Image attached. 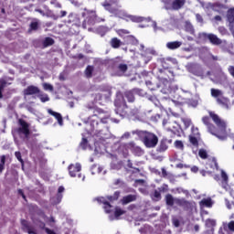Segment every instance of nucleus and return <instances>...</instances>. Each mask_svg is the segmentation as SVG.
<instances>
[{"label":"nucleus","instance_id":"8","mask_svg":"<svg viewBox=\"0 0 234 234\" xmlns=\"http://www.w3.org/2000/svg\"><path fill=\"white\" fill-rule=\"evenodd\" d=\"M84 10L85 12L82 13V17H85V19L82 27L87 28V25H94V23H96V11Z\"/></svg>","mask_w":234,"mask_h":234},{"label":"nucleus","instance_id":"45","mask_svg":"<svg viewBox=\"0 0 234 234\" xmlns=\"http://www.w3.org/2000/svg\"><path fill=\"white\" fill-rule=\"evenodd\" d=\"M51 45H54V40L52 39V37H46L43 41V46L50 47Z\"/></svg>","mask_w":234,"mask_h":234},{"label":"nucleus","instance_id":"56","mask_svg":"<svg viewBox=\"0 0 234 234\" xmlns=\"http://www.w3.org/2000/svg\"><path fill=\"white\" fill-rule=\"evenodd\" d=\"M191 207H192L191 202L186 200L185 203H183L181 207H183L184 209H186L187 211L188 209H191Z\"/></svg>","mask_w":234,"mask_h":234},{"label":"nucleus","instance_id":"30","mask_svg":"<svg viewBox=\"0 0 234 234\" xmlns=\"http://www.w3.org/2000/svg\"><path fill=\"white\" fill-rule=\"evenodd\" d=\"M96 30H97V34H99V36H101L102 37L103 36H105V34H107V32H111V28L105 26H101Z\"/></svg>","mask_w":234,"mask_h":234},{"label":"nucleus","instance_id":"29","mask_svg":"<svg viewBox=\"0 0 234 234\" xmlns=\"http://www.w3.org/2000/svg\"><path fill=\"white\" fill-rule=\"evenodd\" d=\"M122 40H120L118 37H113L111 39L110 45L112 48H120L122 47Z\"/></svg>","mask_w":234,"mask_h":234},{"label":"nucleus","instance_id":"5","mask_svg":"<svg viewBox=\"0 0 234 234\" xmlns=\"http://www.w3.org/2000/svg\"><path fill=\"white\" fill-rule=\"evenodd\" d=\"M12 134L15 138V142H17V136H19V138L27 144V147H30L31 149L34 148L36 139H33V141L30 140V124L25 120H18V128L14 129Z\"/></svg>","mask_w":234,"mask_h":234},{"label":"nucleus","instance_id":"12","mask_svg":"<svg viewBox=\"0 0 234 234\" xmlns=\"http://www.w3.org/2000/svg\"><path fill=\"white\" fill-rule=\"evenodd\" d=\"M131 142L130 143H124L121 144L120 146L117 149V152L119 154H122L124 156H127L129 154V151H131Z\"/></svg>","mask_w":234,"mask_h":234},{"label":"nucleus","instance_id":"33","mask_svg":"<svg viewBox=\"0 0 234 234\" xmlns=\"http://www.w3.org/2000/svg\"><path fill=\"white\" fill-rule=\"evenodd\" d=\"M197 39L203 42L209 40V33H206V32L198 33Z\"/></svg>","mask_w":234,"mask_h":234},{"label":"nucleus","instance_id":"37","mask_svg":"<svg viewBox=\"0 0 234 234\" xmlns=\"http://www.w3.org/2000/svg\"><path fill=\"white\" fill-rule=\"evenodd\" d=\"M7 84L8 82L6 81V80L5 79L0 80V100L1 98H3V90H5Z\"/></svg>","mask_w":234,"mask_h":234},{"label":"nucleus","instance_id":"61","mask_svg":"<svg viewBox=\"0 0 234 234\" xmlns=\"http://www.w3.org/2000/svg\"><path fill=\"white\" fill-rule=\"evenodd\" d=\"M123 181H122V179H116L114 181V186H117L118 187H123Z\"/></svg>","mask_w":234,"mask_h":234},{"label":"nucleus","instance_id":"54","mask_svg":"<svg viewBox=\"0 0 234 234\" xmlns=\"http://www.w3.org/2000/svg\"><path fill=\"white\" fill-rule=\"evenodd\" d=\"M198 154L200 158H203V160H206V158H207V152L204 149L199 150Z\"/></svg>","mask_w":234,"mask_h":234},{"label":"nucleus","instance_id":"40","mask_svg":"<svg viewBox=\"0 0 234 234\" xmlns=\"http://www.w3.org/2000/svg\"><path fill=\"white\" fill-rule=\"evenodd\" d=\"M6 163V156H0V174L5 171V164Z\"/></svg>","mask_w":234,"mask_h":234},{"label":"nucleus","instance_id":"36","mask_svg":"<svg viewBox=\"0 0 234 234\" xmlns=\"http://www.w3.org/2000/svg\"><path fill=\"white\" fill-rule=\"evenodd\" d=\"M122 215H125V210L116 207H115V212H114V217L118 220Z\"/></svg>","mask_w":234,"mask_h":234},{"label":"nucleus","instance_id":"23","mask_svg":"<svg viewBox=\"0 0 234 234\" xmlns=\"http://www.w3.org/2000/svg\"><path fill=\"white\" fill-rule=\"evenodd\" d=\"M199 205L201 207H213V199H211V197L203 198L199 202Z\"/></svg>","mask_w":234,"mask_h":234},{"label":"nucleus","instance_id":"3","mask_svg":"<svg viewBox=\"0 0 234 234\" xmlns=\"http://www.w3.org/2000/svg\"><path fill=\"white\" fill-rule=\"evenodd\" d=\"M102 6H104L105 10H108L111 14H114L116 17H120L121 19H131L133 23H142L144 21L142 16H130L125 11L120 9L122 5L116 0H105Z\"/></svg>","mask_w":234,"mask_h":234},{"label":"nucleus","instance_id":"25","mask_svg":"<svg viewBox=\"0 0 234 234\" xmlns=\"http://www.w3.org/2000/svg\"><path fill=\"white\" fill-rule=\"evenodd\" d=\"M186 5V0H175L172 4V8L174 10H180L182 6Z\"/></svg>","mask_w":234,"mask_h":234},{"label":"nucleus","instance_id":"48","mask_svg":"<svg viewBox=\"0 0 234 234\" xmlns=\"http://www.w3.org/2000/svg\"><path fill=\"white\" fill-rule=\"evenodd\" d=\"M80 146L83 150H85V149H87V147H89V142L87 141V139L85 137H82Z\"/></svg>","mask_w":234,"mask_h":234},{"label":"nucleus","instance_id":"28","mask_svg":"<svg viewBox=\"0 0 234 234\" xmlns=\"http://www.w3.org/2000/svg\"><path fill=\"white\" fill-rule=\"evenodd\" d=\"M214 10H216V12H218L219 14H224L226 10H228V5L218 3L215 5Z\"/></svg>","mask_w":234,"mask_h":234},{"label":"nucleus","instance_id":"10","mask_svg":"<svg viewBox=\"0 0 234 234\" xmlns=\"http://www.w3.org/2000/svg\"><path fill=\"white\" fill-rule=\"evenodd\" d=\"M186 69L195 76H202V74H204V71L202 70V66H200V64L189 63L187 64Z\"/></svg>","mask_w":234,"mask_h":234},{"label":"nucleus","instance_id":"17","mask_svg":"<svg viewBox=\"0 0 234 234\" xmlns=\"http://www.w3.org/2000/svg\"><path fill=\"white\" fill-rule=\"evenodd\" d=\"M25 96H32L34 94H39V88L36 86H28L25 90H24Z\"/></svg>","mask_w":234,"mask_h":234},{"label":"nucleus","instance_id":"42","mask_svg":"<svg viewBox=\"0 0 234 234\" xmlns=\"http://www.w3.org/2000/svg\"><path fill=\"white\" fill-rule=\"evenodd\" d=\"M116 33L121 37H125V36H129L131 34V32L127 29H118V30H116Z\"/></svg>","mask_w":234,"mask_h":234},{"label":"nucleus","instance_id":"27","mask_svg":"<svg viewBox=\"0 0 234 234\" xmlns=\"http://www.w3.org/2000/svg\"><path fill=\"white\" fill-rule=\"evenodd\" d=\"M155 54H156V51L154 49H151V48L146 49V53H145L146 58L144 57L145 63H149V61L153 59L152 56H155Z\"/></svg>","mask_w":234,"mask_h":234},{"label":"nucleus","instance_id":"57","mask_svg":"<svg viewBox=\"0 0 234 234\" xmlns=\"http://www.w3.org/2000/svg\"><path fill=\"white\" fill-rule=\"evenodd\" d=\"M167 191H169V186L167 185H163L158 188L159 193H167Z\"/></svg>","mask_w":234,"mask_h":234},{"label":"nucleus","instance_id":"60","mask_svg":"<svg viewBox=\"0 0 234 234\" xmlns=\"http://www.w3.org/2000/svg\"><path fill=\"white\" fill-rule=\"evenodd\" d=\"M186 199L185 198H176L175 202L176 204H177V206H180L182 207V206H184Z\"/></svg>","mask_w":234,"mask_h":234},{"label":"nucleus","instance_id":"22","mask_svg":"<svg viewBox=\"0 0 234 234\" xmlns=\"http://www.w3.org/2000/svg\"><path fill=\"white\" fill-rule=\"evenodd\" d=\"M136 200V195H128L123 197L121 200L122 206H126V204H130V202H134Z\"/></svg>","mask_w":234,"mask_h":234},{"label":"nucleus","instance_id":"20","mask_svg":"<svg viewBox=\"0 0 234 234\" xmlns=\"http://www.w3.org/2000/svg\"><path fill=\"white\" fill-rule=\"evenodd\" d=\"M48 112L51 116H54V118H56V120L58 121V125H60V127H62V125H63V116H61V113L56 112H54L50 109L48 110Z\"/></svg>","mask_w":234,"mask_h":234},{"label":"nucleus","instance_id":"14","mask_svg":"<svg viewBox=\"0 0 234 234\" xmlns=\"http://www.w3.org/2000/svg\"><path fill=\"white\" fill-rule=\"evenodd\" d=\"M129 145L131 146L130 151H132L133 154L135 156H142V154H144V150L136 145V143L132 141Z\"/></svg>","mask_w":234,"mask_h":234},{"label":"nucleus","instance_id":"35","mask_svg":"<svg viewBox=\"0 0 234 234\" xmlns=\"http://www.w3.org/2000/svg\"><path fill=\"white\" fill-rule=\"evenodd\" d=\"M227 19L229 23H234V8L228 10Z\"/></svg>","mask_w":234,"mask_h":234},{"label":"nucleus","instance_id":"50","mask_svg":"<svg viewBox=\"0 0 234 234\" xmlns=\"http://www.w3.org/2000/svg\"><path fill=\"white\" fill-rule=\"evenodd\" d=\"M127 41L131 43L132 45H138V39H136L133 36H127Z\"/></svg>","mask_w":234,"mask_h":234},{"label":"nucleus","instance_id":"6","mask_svg":"<svg viewBox=\"0 0 234 234\" xmlns=\"http://www.w3.org/2000/svg\"><path fill=\"white\" fill-rule=\"evenodd\" d=\"M132 134H135L147 149H154V147L158 145V136L154 133L133 130L132 131Z\"/></svg>","mask_w":234,"mask_h":234},{"label":"nucleus","instance_id":"52","mask_svg":"<svg viewBox=\"0 0 234 234\" xmlns=\"http://www.w3.org/2000/svg\"><path fill=\"white\" fill-rule=\"evenodd\" d=\"M178 129H180V125H178L176 122L173 126L168 127V131H171V133H176L178 132Z\"/></svg>","mask_w":234,"mask_h":234},{"label":"nucleus","instance_id":"15","mask_svg":"<svg viewBox=\"0 0 234 234\" xmlns=\"http://www.w3.org/2000/svg\"><path fill=\"white\" fill-rule=\"evenodd\" d=\"M169 144H171V142L167 139L161 140L159 146L157 147L158 153H165V151L169 149Z\"/></svg>","mask_w":234,"mask_h":234},{"label":"nucleus","instance_id":"19","mask_svg":"<svg viewBox=\"0 0 234 234\" xmlns=\"http://www.w3.org/2000/svg\"><path fill=\"white\" fill-rule=\"evenodd\" d=\"M115 67L118 70L117 72V76H123V74H125V72H127V64L125 63H117L115 64Z\"/></svg>","mask_w":234,"mask_h":234},{"label":"nucleus","instance_id":"34","mask_svg":"<svg viewBox=\"0 0 234 234\" xmlns=\"http://www.w3.org/2000/svg\"><path fill=\"white\" fill-rule=\"evenodd\" d=\"M210 92H211V97L212 98H217V100H218V98H221V96L223 94L222 90H217V89H211Z\"/></svg>","mask_w":234,"mask_h":234},{"label":"nucleus","instance_id":"4","mask_svg":"<svg viewBox=\"0 0 234 234\" xmlns=\"http://www.w3.org/2000/svg\"><path fill=\"white\" fill-rule=\"evenodd\" d=\"M210 118H212L213 122L216 123V125L220 130V133H215L213 130L215 129V126L211 123H209V117H203L202 122L205 125H207L208 132L213 134V136H216V138H218L221 142H224L228 138V133H226V122L222 121L218 115L215 114L214 112H210Z\"/></svg>","mask_w":234,"mask_h":234},{"label":"nucleus","instance_id":"44","mask_svg":"<svg viewBox=\"0 0 234 234\" xmlns=\"http://www.w3.org/2000/svg\"><path fill=\"white\" fill-rule=\"evenodd\" d=\"M176 90H178V86L172 84L171 86H169L168 91L167 90H162V92H164V94H169V92L173 93V92H176Z\"/></svg>","mask_w":234,"mask_h":234},{"label":"nucleus","instance_id":"1","mask_svg":"<svg viewBox=\"0 0 234 234\" xmlns=\"http://www.w3.org/2000/svg\"><path fill=\"white\" fill-rule=\"evenodd\" d=\"M90 126L91 133H98L99 136L101 140H107L111 138V133L106 129V133H101V127L105 123H109V122H113V123H120V120L112 118L111 113L104 112L101 109H97L94 112V114L90 117Z\"/></svg>","mask_w":234,"mask_h":234},{"label":"nucleus","instance_id":"63","mask_svg":"<svg viewBox=\"0 0 234 234\" xmlns=\"http://www.w3.org/2000/svg\"><path fill=\"white\" fill-rule=\"evenodd\" d=\"M183 123H185V126L187 128L191 125V119H182Z\"/></svg>","mask_w":234,"mask_h":234},{"label":"nucleus","instance_id":"24","mask_svg":"<svg viewBox=\"0 0 234 234\" xmlns=\"http://www.w3.org/2000/svg\"><path fill=\"white\" fill-rule=\"evenodd\" d=\"M223 229L225 231H229L230 233H234V220H231L230 222H223L222 223Z\"/></svg>","mask_w":234,"mask_h":234},{"label":"nucleus","instance_id":"32","mask_svg":"<svg viewBox=\"0 0 234 234\" xmlns=\"http://www.w3.org/2000/svg\"><path fill=\"white\" fill-rule=\"evenodd\" d=\"M185 30L186 32H188V34H195V27H193V25L189 21L185 23Z\"/></svg>","mask_w":234,"mask_h":234},{"label":"nucleus","instance_id":"53","mask_svg":"<svg viewBox=\"0 0 234 234\" xmlns=\"http://www.w3.org/2000/svg\"><path fill=\"white\" fill-rule=\"evenodd\" d=\"M175 147L180 151H184V143H182V141H176Z\"/></svg>","mask_w":234,"mask_h":234},{"label":"nucleus","instance_id":"26","mask_svg":"<svg viewBox=\"0 0 234 234\" xmlns=\"http://www.w3.org/2000/svg\"><path fill=\"white\" fill-rule=\"evenodd\" d=\"M218 103H219V105H222V107H224L225 109H229V100H228L227 98L224 97H218L217 99Z\"/></svg>","mask_w":234,"mask_h":234},{"label":"nucleus","instance_id":"47","mask_svg":"<svg viewBox=\"0 0 234 234\" xmlns=\"http://www.w3.org/2000/svg\"><path fill=\"white\" fill-rule=\"evenodd\" d=\"M207 228H215L217 226V221L215 219H207L206 220Z\"/></svg>","mask_w":234,"mask_h":234},{"label":"nucleus","instance_id":"9","mask_svg":"<svg viewBox=\"0 0 234 234\" xmlns=\"http://www.w3.org/2000/svg\"><path fill=\"white\" fill-rule=\"evenodd\" d=\"M220 186L225 191H229L230 197L234 198V191L229 187V176L226 171L221 170V183Z\"/></svg>","mask_w":234,"mask_h":234},{"label":"nucleus","instance_id":"49","mask_svg":"<svg viewBox=\"0 0 234 234\" xmlns=\"http://www.w3.org/2000/svg\"><path fill=\"white\" fill-rule=\"evenodd\" d=\"M42 87H43L44 90H49V92H52L54 90V86H52L51 84H48L47 82L43 83Z\"/></svg>","mask_w":234,"mask_h":234},{"label":"nucleus","instance_id":"41","mask_svg":"<svg viewBox=\"0 0 234 234\" xmlns=\"http://www.w3.org/2000/svg\"><path fill=\"white\" fill-rule=\"evenodd\" d=\"M92 72H94V68L92 66H88L85 69L86 78H92Z\"/></svg>","mask_w":234,"mask_h":234},{"label":"nucleus","instance_id":"55","mask_svg":"<svg viewBox=\"0 0 234 234\" xmlns=\"http://www.w3.org/2000/svg\"><path fill=\"white\" fill-rule=\"evenodd\" d=\"M133 134V132H126L121 136V140H129L131 138V135Z\"/></svg>","mask_w":234,"mask_h":234},{"label":"nucleus","instance_id":"51","mask_svg":"<svg viewBox=\"0 0 234 234\" xmlns=\"http://www.w3.org/2000/svg\"><path fill=\"white\" fill-rule=\"evenodd\" d=\"M127 167H129L130 169H134L136 171V173H140V168L134 166V164H133V162H131V160L127 161Z\"/></svg>","mask_w":234,"mask_h":234},{"label":"nucleus","instance_id":"7","mask_svg":"<svg viewBox=\"0 0 234 234\" xmlns=\"http://www.w3.org/2000/svg\"><path fill=\"white\" fill-rule=\"evenodd\" d=\"M101 93H97L95 96L96 101H101V100H109L112 96V88L111 86L102 85L100 88Z\"/></svg>","mask_w":234,"mask_h":234},{"label":"nucleus","instance_id":"39","mask_svg":"<svg viewBox=\"0 0 234 234\" xmlns=\"http://www.w3.org/2000/svg\"><path fill=\"white\" fill-rule=\"evenodd\" d=\"M39 28V20H34L30 24L29 32L32 30H37Z\"/></svg>","mask_w":234,"mask_h":234},{"label":"nucleus","instance_id":"43","mask_svg":"<svg viewBox=\"0 0 234 234\" xmlns=\"http://www.w3.org/2000/svg\"><path fill=\"white\" fill-rule=\"evenodd\" d=\"M38 98L40 101H42V103H47V101H50V97H48V94L47 93L39 94Z\"/></svg>","mask_w":234,"mask_h":234},{"label":"nucleus","instance_id":"59","mask_svg":"<svg viewBox=\"0 0 234 234\" xmlns=\"http://www.w3.org/2000/svg\"><path fill=\"white\" fill-rule=\"evenodd\" d=\"M209 167H211V169H217V171H218V163H217L216 160H213L209 165Z\"/></svg>","mask_w":234,"mask_h":234},{"label":"nucleus","instance_id":"31","mask_svg":"<svg viewBox=\"0 0 234 234\" xmlns=\"http://www.w3.org/2000/svg\"><path fill=\"white\" fill-rule=\"evenodd\" d=\"M165 199L166 202V206H170L171 207H173V206H175V204H176L175 200H176V198L173 197V195L167 194L165 196Z\"/></svg>","mask_w":234,"mask_h":234},{"label":"nucleus","instance_id":"62","mask_svg":"<svg viewBox=\"0 0 234 234\" xmlns=\"http://www.w3.org/2000/svg\"><path fill=\"white\" fill-rule=\"evenodd\" d=\"M176 191H177V193H184V195H189V191H187V190H186V189H184V188H182V187H178V188H176Z\"/></svg>","mask_w":234,"mask_h":234},{"label":"nucleus","instance_id":"16","mask_svg":"<svg viewBox=\"0 0 234 234\" xmlns=\"http://www.w3.org/2000/svg\"><path fill=\"white\" fill-rule=\"evenodd\" d=\"M96 200L99 201L101 204H103V208L106 213H111L112 207L105 197H97Z\"/></svg>","mask_w":234,"mask_h":234},{"label":"nucleus","instance_id":"11","mask_svg":"<svg viewBox=\"0 0 234 234\" xmlns=\"http://www.w3.org/2000/svg\"><path fill=\"white\" fill-rule=\"evenodd\" d=\"M21 224H22V229L26 233H28V234H37V232H36V229H34V227L31 226V224L28 223V221L23 219L21 221Z\"/></svg>","mask_w":234,"mask_h":234},{"label":"nucleus","instance_id":"64","mask_svg":"<svg viewBox=\"0 0 234 234\" xmlns=\"http://www.w3.org/2000/svg\"><path fill=\"white\" fill-rule=\"evenodd\" d=\"M228 70L229 74H230V76H232V78L234 79V66H229Z\"/></svg>","mask_w":234,"mask_h":234},{"label":"nucleus","instance_id":"18","mask_svg":"<svg viewBox=\"0 0 234 234\" xmlns=\"http://www.w3.org/2000/svg\"><path fill=\"white\" fill-rule=\"evenodd\" d=\"M180 47H182V41L176 40L166 43V48H168V50H176L180 48Z\"/></svg>","mask_w":234,"mask_h":234},{"label":"nucleus","instance_id":"46","mask_svg":"<svg viewBox=\"0 0 234 234\" xmlns=\"http://www.w3.org/2000/svg\"><path fill=\"white\" fill-rule=\"evenodd\" d=\"M108 200L110 202H114V200H117L118 198H120V192L116 191L113 196H108L107 197Z\"/></svg>","mask_w":234,"mask_h":234},{"label":"nucleus","instance_id":"2","mask_svg":"<svg viewBox=\"0 0 234 234\" xmlns=\"http://www.w3.org/2000/svg\"><path fill=\"white\" fill-rule=\"evenodd\" d=\"M114 105L116 107L115 112L119 114L121 118H129L130 120H140V110L138 108H133L132 110L127 107V102L123 99V95L122 93L117 94V98L114 101Z\"/></svg>","mask_w":234,"mask_h":234},{"label":"nucleus","instance_id":"13","mask_svg":"<svg viewBox=\"0 0 234 234\" xmlns=\"http://www.w3.org/2000/svg\"><path fill=\"white\" fill-rule=\"evenodd\" d=\"M69 176L74 178L76 176V173H80V171H81V164L77 163L76 165H69Z\"/></svg>","mask_w":234,"mask_h":234},{"label":"nucleus","instance_id":"21","mask_svg":"<svg viewBox=\"0 0 234 234\" xmlns=\"http://www.w3.org/2000/svg\"><path fill=\"white\" fill-rule=\"evenodd\" d=\"M208 41L212 45H222V40L217 35L209 33Z\"/></svg>","mask_w":234,"mask_h":234},{"label":"nucleus","instance_id":"38","mask_svg":"<svg viewBox=\"0 0 234 234\" xmlns=\"http://www.w3.org/2000/svg\"><path fill=\"white\" fill-rule=\"evenodd\" d=\"M124 97L130 103H133V101H134V94H133V91H125Z\"/></svg>","mask_w":234,"mask_h":234},{"label":"nucleus","instance_id":"58","mask_svg":"<svg viewBox=\"0 0 234 234\" xmlns=\"http://www.w3.org/2000/svg\"><path fill=\"white\" fill-rule=\"evenodd\" d=\"M189 141L193 145H198V140L197 139V137L190 135Z\"/></svg>","mask_w":234,"mask_h":234}]
</instances>
